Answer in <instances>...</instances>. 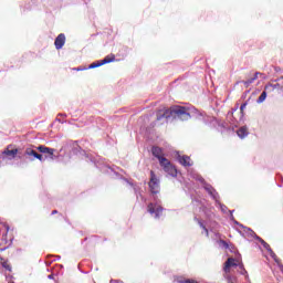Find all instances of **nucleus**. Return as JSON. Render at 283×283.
Masks as SVG:
<instances>
[{
    "label": "nucleus",
    "mask_w": 283,
    "mask_h": 283,
    "mask_svg": "<svg viewBox=\"0 0 283 283\" xmlns=\"http://www.w3.org/2000/svg\"><path fill=\"white\" fill-rule=\"evenodd\" d=\"M54 45L56 50H61L63 45H65V34L60 33L54 41Z\"/></svg>",
    "instance_id": "1a4fd4ad"
},
{
    "label": "nucleus",
    "mask_w": 283,
    "mask_h": 283,
    "mask_svg": "<svg viewBox=\"0 0 283 283\" xmlns=\"http://www.w3.org/2000/svg\"><path fill=\"white\" fill-rule=\"evenodd\" d=\"M116 61V55L109 54L106 55L103 60L99 62H94L90 65L91 70H94V67H101V65H106V63H114Z\"/></svg>",
    "instance_id": "20e7f679"
},
{
    "label": "nucleus",
    "mask_w": 283,
    "mask_h": 283,
    "mask_svg": "<svg viewBox=\"0 0 283 283\" xmlns=\"http://www.w3.org/2000/svg\"><path fill=\"white\" fill-rule=\"evenodd\" d=\"M38 151H40L41 154H48L49 156H51V158H54V148H50L48 146L41 145L36 147Z\"/></svg>",
    "instance_id": "9d476101"
},
{
    "label": "nucleus",
    "mask_w": 283,
    "mask_h": 283,
    "mask_svg": "<svg viewBox=\"0 0 283 283\" xmlns=\"http://www.w3.org/2000/svg\"><path fill=\"white\" fill-rule=\"evenodd\" d=\"M258 76H262V73L256 72L250 80L241 81V83L242 85H244V87H250L252 83H255V81H258Z\"/></svg>",
    "instance_id": "9b49d317"
},
{
    "label": "nucleus",
    "mask_w": 283,
    "mask_h": 283,
    "mask_svg": "<svg viewBox=\"0 0 283 283\" xmlns=\"http://www.w3.org/2000/svg\"><path fill=\"white\" fill-rule=\"evenodd\" d=\"M170 116L179 118L180 120H189V118H191V115L187 112L185 106H174L169 109L158 111L157 120H163V118H170Z\"/></svg>",
    "instance_id": "f257e3e1"
},
{
    "label": "nucleus",
    "mask_w": 283,
    "mask_h": 283,
    "mask_svg": "<svg viewBox=\"0 0 283 283\" xmlns=\"http://www.w3.org/2000/svg\"><path fill=\"white\" fill-rule=\"evenodd\" d=\"M10 231V227L8 224H3L0 228V240H8V232Z\"/></svg>",
    "instance_id": "4468645a"
},
{
    "label": "nucleus",
    "mask_w": 283,
    "mask_h": 283,
    "mask_svg": "<svg viewBox=\"0 0 283 283\" xmlns=\"http://www.w3.org/2000/svg\"><path fill=\"white\" fill-rule=\"evenodd\" d=\"M147 211L151 216L155 214V218H160V213H163V206L158 203H148Z\"/></svg>",
    "instance_id": "39448f33"
},
{
    "label": "nucleus",
    "mask_w": 283,
    "mask_h": 283,
    "mask_svg": "<svg viewBox=\"0 0 283 283\" xmlns=\"http://www.w3.org/2000/svg\"><path fill=\"white\" fill-rule=\"evenodd\" d=\"M9 283H14V282H9Z\"/></svg>",
    "instance_id": "bb28decb"
},
{
    "label": "nucleus",
    "mask_w": 283,
    "mask_h": 283,
    "mask_svg": "<svg viewBox=\"0 0 283 283\" xmlns=\"http://www.w3.org/2000/svg\"><path fill=\"white\" fill-rule=\"evenodd\" d=\"M151 154L153 156H155V158L158 159L159 163H163V160H167V158H165V151L158 146H153Z\"/></svg>",
    "instance_id": "423d86ee"
},
{
    "label": "nucleus",
    "mask_w": 283,
    "mask_h": 283,
    "mask_svg": "<svg viewBox=\"0 0 283 283\" xmlns=\"http://www.w3.org/2000/svg\"><path fill=\"white\" fill-rule=\"evenodd\" d=\"M259 242L262 244V247H264L266 249V251H269L271 258H273V260L275 262H279L277 260V255L275 254V252H273V249H271V245L269 243H266V241H264V239L258 237Z\"/></svg>",
    "instance_id": "6e6552de"
},
{
    "label": "nucleus",
    "mask_w": 283,
    "mask_h": 283,
    "mask_svg": "<svg viewBox=\"0 0 283 283\" xmlns=\"http://www.w3.org/2000/svg\"><path fill=\"white\" fill-rule=\"evenodd\" d=\"M237 134L239 138H247V136H249V129L243 126L237 130Z\"/></svg>",
    "instance_id": "dca6fc26"
},
{
    "label": "nucleus",
    "mask_w": 283,
    "mask_h": 283,
    "mask_svg": "<svg viewBox=\"0 0 283 283\" xmlns=\"http://www.w3.org/2000/svg\"><path fill=\"white\" fill-rule=\"evenodd\" d=\"M266 101V91H263L261 95L259 96L256 103H264Z\"/></svg>",
    "instance_id": "f3484780"
},
{
    "label": "nucleus",
    "mask_w": 283,
    "mask_h": 283,
    "mask_svg": "<svg viewBox=\"0 0 283 283\" xmlns=\"http://www.w3.org/2000/svg\"><path fill=\"white\" fill-rule=\"evenodd\" d=\"M228 283H235V282H233V281H231V279H229Z\"/></svg>",
    "instance_id": "393cba45"
},
{
    "label": "nucleus",
    "mask_w": 283,
    "mask_h": 283,
    "mask_svg": "<svg viewBox=\"0 0 283 283\" xmlns=\"http://www.w3.org/2000/svg\"><path fill=\"white\" fill-rule=\"evenodd\" d=\"M247 105H249V103L245 102L240 107V112H241L242 116H244V109H247Z\"/></svg>",
    "instance_id": "a211bd4d"
},
{
    "label": "nucleus",
    "mask_w": 283,
    "mask_h": 283,
    "mask_svg": "<svg viewBox=\"0 0 283 283\" xmlns=\"http://www.w3.org/2000/svg\"><path fill=\"white\" fill-rule=\"evenodd\" d=\"M17 154H19V149H11L10 148H7L4 151H3V155L4 156H8V158H17Z\"/></svg>",
    "instance_id": "2eb2a0df"
},
{
    "label": "nucleus",
    "mask_w": 283,
    "mask_h": 283,
    "mask_svg": "<svg viewBox=\"0 0 283 283\" xmlns=\"http://www.w3.org/2000/svg\"><path fill=\"white\" fill-rule=\"evenodd\" d=\"M231 266H238V263H235V259H233V258H229V259L226 261L223 271H224L226 273H229V271H231Z\"/></svg>",
    "instance_id": "f8f14e48"
},
{
    "label": "nucleus",
    "mask_w": 283,
    "mask_h": 283,
    "mask_svg": "<svg viewBox=\"0 0 283 283\" xmlns=\"http://www.w3.org/2000/svg\"><path fill=\"white\" fill-rule=\"evenodd\" d=\"M208 191H209V193H213L212 191H213V189H208Z\"/></svg>",
    "instance_id": "b1692460"
},
{
    "label": "nucleus",
    "mask_w": 283,
    "mask_h": 283,
    "mask_svg": "<svg viewBox=\"0 0 283 283\" xmlns=\"http://www.w3.org/2000/svg\"><path fill=\"white\" fill-rule=\"evenodd\" d=\"M219 242L222 244V247H224V249H229V243L227 241L220 240Z\"/></svg>",
    "instance_id": "6ab92c4d"
},
{
    "label": "nucleus",
    "mask_w": 283,
    "mask_h": 283,
    "mask_svg": "<svg viewBox=\"0 0 283 283\" xmlns=\"http://www.w3.org/2000/svg\"><path fill=\"white\" fill-rule=\"evenodd\" d=\"M203 231H205L207 238H209V229L206 228Z\"/></svg>",
    "instance_id": "4be33fe9"
},
{
    "label": "nucleus",
    "mask_w": 283,
    "mask_h": 283,
    "mask_svg": "<svg viewBox=\"0 0 283 283\" xmlns=\"http://www.w3.org/2000/svg\"><path fill=\"white\" fill-rule=\"evenodd\" d=\"M148 186L151 193H160V180H158V178L156 177V172H154V170L150 171V181Z\"/></svg>",
    "instance_id": "7ed1b4c3"
},
{
    "label": "nucleus",
    "mask_w": 283,
    "mask_h": 283,
    "mask_svg": "<svg viewBox=\"0 0 283 283\" xmlns=\"http://www.w3.org/2000/svg\"><path fill=\"white\" fill-rule=\"evenodd\" d=\"M0 251H3V249H0Z\"/></svg>",
    "instance_id": "a878e982"
},
{
    "label": "nucleus",
    "mask_w": 283,
    "mask_h": 283,
    "mask_svg": "<svg viewBox=\"0 0 283 283\" xmlns=\"http://www.w3.org/2000/svg\"><path fill=\"white\" fill-rule=\"evenodd\" d=\"M2 266L7 269V271H11V266L8 264V262L2 263Z\"/></svg>",
    "instance_id": "412c9836"
},
{
    "label": "nucleus",
    "mask_w": 283,
    "mask_h": 283,
    "mask_svg": "<svg viewBox=\"0 0 283 283\" xmlns=\"http://www.w3.org/2000/svg\"><path fill=\"white\" fill-rule=\"evenodd\" d=\"M24 156H28L29 158H36L38 160L43 163V155L36 153V150H34L32 148H27L24 150Z\"/></svg>",
    "instance_id": "0eeeda50"
},
{
    "label": "nucleus",
    "mask_w": 283,
    "mask_h": 283,
    "mask_svg": "<svg viewBox=\"0 0 283 283\" xmlns=\"http://www.w3.org/2000/svg\"><path fill=\"white\" fill-rule=\"evenodd\" d=\"M197 222H198L199 227H200L201 229H203V231L207 229V227L205 226V223H202V221H200V220L197 219Z\"/></svg>",
    "instance_id": "aec40b11"
},
{
    "label": "nucleus",
    "mask_w": 283,
    "mask_h": 283,
    "mask_svg": "<svg viewBox=\"0 0 283 283\" xmlns=\"http://www.w3.org/2000/svg\"><path fill=\"white\" fill-rule=\"evenodd\" d=\"M160 167H163L164 171L168 174V176H172L174 178L178 176V170L176 169V166L171 165V161L169 159H161L159 161Z\"/></svg>",
    "instance_id": "f03ea898"
},
{
    "label": "nucleus",
    "mask_w": 283,
    "mask_h": 283,
    "mask_svg": "<svg viewBox=\"0 0 283 283\" xmlns=\"http://www.w3.org/2000/svg\"><path fill=\"white\" fill-rule=\"evenodd\" d=\"M56 213H59L57 210H53V211H52V216H56Z\"/></svg>",
    "instance_id": "5701e85b"
},
{
    "label": "nucleus",
    "mask_w": 283,
    "mask_h": 283,
    "mask_svg": "<svg viewBox=\"0 0 283 283\" xmlns=\"http://www.w3.org/2000/svg\"><path fill=\"white\" fill-rule=\"evenodd\" d=\"M178 160L184 167H191V157L187 155L178 156Z\"/></svg>",
    "instance_id": "ddd939ff"
}]
</instances>
